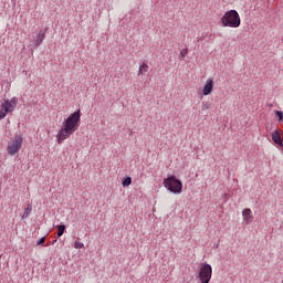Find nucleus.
Instances as JSON below:
<instances>
[{"instance_id":"f257e3e1","label":"nucleus","mask_w":283,"mask_h":283,"mask_svg":"<svg viewBox=\"0 0 283 283\" xmlns=\"http://www.w3.org/2000/svg\"><path fill=\"white\" fill-rule=\"evenodd\" d=\"M81 123V111L71 114L67 119H64V125H62V129L57 132V144L62 145L64 140L69 139L71 135H73L77 128L80 127Z\"/></svg>"},{"instance_id":"f03ea898","label":"nucleus","mask_w":283,"mask_h":283,"mask_svg":"<svg viewBox=\"0 0 283 283\" xmlns=\"http://www.w3.org/2000/svg\"><path fill=\"white\" fill-rule=\"evenodd\" d=\"M220 22L226 28L237 29L241 25V18L235 9H230V11H226V13H223L220 18Z\"/></svg>"},{"instance_id":"7ed1b4c3","label":"nucleus","mask_w":283,"mask_h":283,"mask_svg":"<svg viewBox=\"0 0 283 283\" xmlns=\"http://www.w3.org/2000/svg\"><path fill=\"white\" fill-rule=\"evenodd\" d=\"M163 185L168 191L175 195L182 192V182L177 179L176 176H169L168 178L164 179Z\"/></svg>"},{"instance_id":"20e7f679","label":"nucleus","mask_w":283,"mask_h":283,"mask_svg":"<svg viewBox=\"0 0 283 283\" xmlns=\"http://www.w3.org/2000/svg\"><path fill=\"white\" fill-rule=\"evenodd\" d=\"M18 106V98L13 97L12 99H4L0 105V120L7 117L8 114H11L15 111Z\"/></svg>"},{"instance_id":"39448f33","label":"nucleus","mask_w":283,"mask_h":283,"mask_svg":"<svg viewBox=\"0 0 283 283\" xmlns=\"http://www.w3.org/2000/svg\"><path fill=\"white\" fill-rule=\"evenodd\" d=\"M212 266L208 263H201L198 270L197 277L200 283H210L212 279Z\"/></svg>"},{"instance_id":"423d86ee","label":"nucleus","mask_w":283,"mask_h":283,"mask_svg":"<svg viewBox=\"0 0 283 283\" xmlns=\"http://www.w3.org/2000/svg\"><path fill=\"white\" fill-rule=\"evenodd\" d=\"M23 146V136L21 134L15 135L9 143L7 151L10 156L17 155Z\"/></svg>"},{"instance_id":"0eeeda50","label":"nucleus","mask_w":283,"mask_h":283,"mask_svg":"<svg viewBox=\"0 0 283 283\" xmlns=\"http://www.w3.org/2000/svg\"><path fill=\"white\" fill-rule=\"evenodd\" d=\"M214 87V81L212 78H208L202 88V95L208 96L212 93Z\"/></svg>"},{"instance_id":"6e6552de","label":"nucleus","mask_w":283,"mask_h":283,"mask_svg":"<svg viewBox=\"0 0 283 283\" xmlns=\"http://www.w3.org/2000/svg\"><path fill=\"white\" fill-rule=\"evenodd\" d=\"M272 140L274 144L283 147V130L276 129L272 133Z\"/></svg>"},{"instance_id":"1a4fd4ad","label":"nucleus","mask_w":283,"mask_h":283,"mask_svg":"<svg viewBox=\"0 0 283 283\" xmlns=\"http://www.w3.org/2000/svg\"><path fill=\"white\" fill-rule=\"evenodd\" d=\"M242 220L243 222L249 226L253 222L254 217H253V212L251 209H244L242 210Z\"/></svg>"},{"instance_id":"9d476101","label":"nucleus","mask_w":283,"mask_h":283,"mask_svg":"<svg viewBox=\"0 0 283 283\" xmlns=\"http://www.w3.org/2000/svg\"><path fill=\"white\" fill-rule=\"evenodd\" d=\"M44 39H45V33L43 31H40L38 33V35H34L33 41H34L35 46L36 48L40 46L42 44V42L44 41Z\"/></svg>"},{"instance_id":"9b49d317","label":"nucleus","mask_w":283,"mask_h":283,"mask_svg":"<svg viewBox=\"0 0 283 283\" xmlns=\"http://www.w3.org/2000/svg\"><path fill=\"white\" fill-rule=\"evenodd\" d=\"M148 70H149L148 64L144 63V64L139 65V72L137 73V76H140L144 73H147Z\"/></svg>"},{"instance_id":"f8f14e48","label":"nucleus","mask_w":283,"mask_h":283,"mask_svg":"<svg viewBox=\"0 0 283 283\" xmlns=\"http://www.w3.org/2000/svg\"><path fill=\"white\" fill-rule=\"evenodd\" d=\"M31 212H32V206L29 205V206L24 209V213H23L22 218H23V219H27V218L30 216Z\"/></svg>"},{"instance_id":"ddd939ff","label":"nucleus","mask_w":283,"mask_h":283,"mask_svg":"<svg viewBox=\"0 0 283 283\" xmlns=\"http://www.w3.org/2000/svg\"><path fill=\"white\" fill-rule=\"evenodd\" d=\"M132 185V178L128 177L122 181V186L129 187Z\"/></svg>"},{"instance_id":"4468645a","label":"nucleus","mask_w":283,"mask_h":283,"mask_svg":"<svg viewBox=\"0 0 283 283\" xmlns=\"http://www.w3.org/2000/svg\"><path fill=\"white\" fill-rule=\"evenodd\" d=\"M65 231V226H57V237H62Z\"/></svg>"},{"instance_id":"2eb2a0df","label":"nucleus","mask_w":283,"mask_h":283,"mask_svg":"<svg viewBox=\"0 0 283 283\" xmlns=\"http://www.w3.org/2000/svg\"><path fill=\"white\" fill-rule=\"evenodd\" d=\"M85 245L82 242L75 241V243H73V248L75 249H83Z\"/></svg>"},{"instance_id":"dca6fc26","label":"nucleus","mask_w":283,"mask_h":283,"mask_svg":"<svg viewBox=\"0 0 283 283\" xmlns=\"http://www.w3.org/2000/svg\"><path fill=\"white\" fill-rule=\"evenodd\" d=\"M275 116L279 118V120L283 122V112L276 111Z\"/></svg>"},{"instance_id":"f3484780","label":"nucleus","mask_w":283,"mask_h":283,"mask_svg":"<svg viewBox=\"0 0 283 283\" xmlns=\"http://www.w3.org/2000/svg\"><path fill=\"white\" fill-rule=\"evenodd\" d=\"M43 243H45V238H42V239L38 242V245H41V244H43Z\"/></svg>"},{"instance_id":"a211bd4d","label":"nucleus","mask_w":283,"mask_h":283,"mask_svg":"<svg viewBox=\"0 0 283 283\" xmlns=\"http://www.w3.org/2000/svg\"><path fill=\"white\" fill-rule=\"evenodd\" d=\"M210 108V104H205L203 106H202V109H209Z\"/></svg>"},{"instance_id":"6ab92c4d","label":"nucleus","mask_w":283,"mask_h":283,"mask_svg":"<svg viewBox=\"0 0 283 283\" xmlns=\"http://www.w3.org/2000/svg\"><path fill=\"white\" fill-rule=\"evenodd\" d=\"M223 199H224V201H228L229 195H223Z\"/></svg>"},{"instance_id":"aec40b11","label":"nucleus","mask_w":283,"mask_h":283,"mask_svg":"<svg viewBox=\"0 0 283 283\" xmlns=\"http://www.w3.org/2000/svg\"><path fill=\"white\" fill-rule=\"evenodd\" d=\"M180 55H181V57H182V59H185V57H186V54H184V53H180Z\"/></svg>"}]
</instances>
